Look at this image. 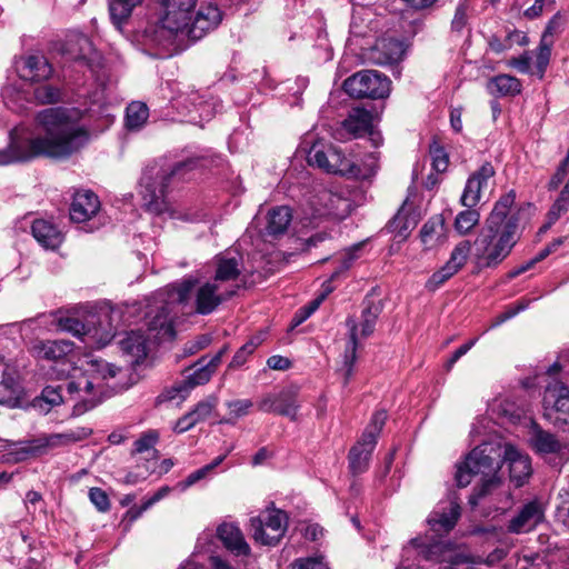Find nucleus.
I'll return each mask as SVG.
<instances>
[{"mask_svg":"<svg viewBox=\"0 0 569 569\" xmlns=\"http://www.w3.org/2000/svg\"><path fill=\"white\" fill-rule=\"evenodd\" d=\"M104 98L97 93L92 107L82 111L74 107H56L39 111L32 126H17L10 142L0 150V166L27 162L36 158L68 159L83 149L92 133L112 122Z\"/></svg>","mask_w":569,"mask_h":569,"instance_id":"nucleus-1","label":"nucleus"},{"mask_svg":"<svg viewBox=\"0 0 569 569\" xmlns=\"http://www.w3.org/2000/svg\"><path fill=\"white\" fill-rule=\"evenodd\" d=\"M502 457L509 465L510 480L517 487H521L531 476V461L528 455L511 443H502L498 440L483 441L457 465L455 473L459 487H467L475 476L481 477L480 488L470 498L472 505H477L478 499L493 493L501 486V478L498 473Z\"/></svg>","mask_w":569,"mask_h":569,"instance_id":"nucleus-2","label":"nucleus"},{"mask_svg":"<svg viewBox=\"0 0 569 569\" xmlns=\"http://www.w3.org/2000/svg\"><path fill=\"white\" fill-rule=\"evenodd\" d=\"M120 372L119 367L106 360L87 358L81 368H72L71 372H66L68 381L63 386L46 387L41 393V401L49 407L71 402L73 415L80 416L121 389V386L113 381Z\"/></svg>","mask_w":569,"mask_h":569,"instance_id":"nucleus-3","label":"nucleus"},{"mask_svg":"<svg viewBox=\"0 0 569 569\" xmlns=\"http://www.w3.org/2000/svg\"><path fill=\"white\" fill-rule=\"evenodd\" d=\"M516 192L501 196L487 217L475 240V258L485 268L499 266L512 251L521 237Z\"/></svg>","mask_w":569,"mask_h":569,"instance_id":"nucleus-4","label":"nucleus"},{"mask_svg":"<svg viewBox=\"0 0 569 569\" xmlns=\"http://www.w3.org/2000/svg\"><path fill=\"white\" fill-rule=\"evenodd\" d=\"M233 296V289L224 283L211 280L200 282L192 276L157 292V309L168 313L174 320L178 307H190V310L206 316L212 313L221 303Z\"/></svg>","mask_w":569,"mask_h":569,"instance_id":"nucleus-5","label":"nucleus"},{"mask_svg":"<svg viewBox=\"0 0 569 569\" xmlns=\"http://www.w3.org/2000/svg\"><path fill=\"white\" fill-rule=\"evenodd\" d=\"M161 29L170 34H183L192 40L201 39L216 29L221 20L220 9L212 4H200L198 0H164Z\"/></svg>","mask_w":569,"mask_h":569,"instance_id":"nucleus-6","label":"nucleus"},{"mask_svg":"<svg viewBox=\"0 0 569 569\" xmlns=\"http://www.w3.org/2000/svg\"><path fill=\"white\" fill-rule=\"evenodd\" d=\"M480 556L473 557L465 546L451 542H431L427 538L411 539L402 549L400 565L396 569H427L429 566H439V569H459L462 565L480 563ZM465 569H476L466 567Z\"/></svg>","mask_w":569,"mask_h":569,"instance_id":"nucleus-7","label":"nucleus"},{"mask_svg":"<svg viewBox=\"0 0 569 569\" xmlns=\"http://www.w3.org/2000/svg\"><path fill=\"white\" fill-rule=\"evenodd\" d=\"M377 156L370 153L366 160L350 149H342L322 140L316 141L308 151L307 161L327 173L348 179H368L377 170Z\"/></svg>","mask_w":569,"mask_h":569,"instance_id":"nucleus-8","label":"nucleus"},{"mask_svg":"<svg viewBox=\"0 0 569 569\" xmlns=\"http://www.w3.org/2000/svg\"><path fill=\"white\" fill-rule=\"evenodd\" d=\"M147 312L148 337L140 330H132L119 341L121 350L130 357L131 363H138L147 356L148 342L170 340L174 336L172 317L157 309L154 300Z\"/></svg>","mask_w":569,"mask_h":569,"instance_id":"nucleus-9","label":"nucleus"},{"mask_svg":"<svg viewBox=\"0 0 569 569\" xmlns=\"http://www.w3.org/2000/svg\"><path fill=\"white\" fill-rule=\"evenodd\" d=\"M194 162L179 163L174 168H164L158 163L144 168L140 182L139 194L142 206L150 212L162 213L167 209L166 193L171 178L184 169L193 168Z\"/></svg>","mask_w":569,"mask_h":569,"instance_id":"nucleus-10","label":"nucleus"},{"mask_svg":"<svg viewBox=\"0 0 569 569\" xmlns=\"http://www.w3.org/2000/svg\"><path fill=\"white\" fill-rule=\"evenodd\" d=\"M351 211V201L342 192L321 189L310 199L300 219L302 229H315L325 217L346 218Z\"/></svg>","mask_w":569,"mask_h":569,"instance_id":"nucleus-11","label":"nucleus"},{"mask_svg":"<svg viewBox=\"0 0 569 569\" xmlns=\"http://www.w3.org/2000/svg\"><path fill=\"white\" fill-rule=\"evenodd\" d=\"M88 436L89 431L87 429L79 428L61 433L44 435L29 441L19 442L12 451L16 456L14 461H22L29 457L43 455L50 449L83 440Z\"/></svg>","mask_w":569,"mask_h":569,"instance_id":"nucleus-12","label":"nucleus"},{"mask_svg":"<svg viewBox=\"0 0 569 569\" xmlns=\"http://www.w3.org/2000/svg\"><path fill=\"white\" fill-rule=\"evenodd\" d=\"M386 420L387 412L385 410L376 411L360 440L351 448L349 453V467L353 475H359L367 470L369 459Z\"/></svg>","mask_w":569,"mask_h":569,"instance_id":"nucleus-13","label":"nucleus"},{"mask_svg":"<svg viewBox=\"0 0 569 569\" xmlns=\"http://www.w3.org/2000/svg\"><path fill=\"white\" fill-rule=\"evenodd\" d=\"M288 528V516L280 509H267L250 519L253 540L262 546H276L283 538Z\"/></svg>","mask_w":569,"mask_h":569,"instance_id":"nucleus-14","label":"nucleus"},{"mask_svg":"<svg viewBox=\"0 0 569 569\" xmlns=\"http://www.w3.org/2000/svg\"><path fill=\"white\" fill-rule=\"evenodd\" d=\"M390 80L378 71L362 70L343 82L345 91L353 98L383 99L389 96Z\"/></svg>","mask_w":569,"mask_h":569,"instance_id":"nucleus-15","label":"nucleus"},{"mask_svg":"<svg viewBox=\"0 0 569 569\" xmlns=\"http://www.w3.org/2000/svg\"><path fill=\"white\" fill-rule=\"evenodd\" d=\"M543 416L553 426L569 430V388L561 381H553L546 387Z\"/></svg>","mask_w":569,"mask_h":569,"instance_id":"nucleus-16","label":"nucleus"},{"mask_svg":"<svg viewBox=\"0 0 569 569\" xmlns=\"http://www.w3.org/2000/svg\"><path fill=\"white\" fill-rule=\"evenodd\" d=\"M379 316L378 307H368L362 311L361 322L359 327L356 325L355 320L349 318L347 320V327L350 332V341L346 349L345 353V369H346V382H348L349 378L352 375V367L356 361V350L359 338H367L375 331L376 322Z\"/></svg>","mask_w":569,"mask_h":569,"instance_id":"nucleus-17","label":"nucleus"},{"mask_svg":"<svg viewBox=\"0 0 569 569\" xmlns=\"http://www.w3.org/2000/svg\"><path fill=\"white\" fill-rule=\"evenodd\" d=\"M33 352L37 358L49 361H54L57 367L54 368L58 378L66 376V372L72 371V361L70 356L73 352V343L68 340H47L38 341L33 345Z\"/></svg>","mask_w":569,"mask_h":569,"instance_id":"nucleus-18","label":"nucleus"},{"mask_svg":"<svg viewBox=\"0 0 569 569\" xmlns=\"http://www.w3.org/2000/svg\"><path fill=\"white\" fill-rule=\"evenodd\" d=\"M299 407L298 388L296 387H288L279 391L269 392L262 396L258 402L259 410L284 416L291 420L297 419Z\"/></svg>","mask_w":569,"mask_h":569,"instance_id":"nucleus-19","label":"nucleus"},{"mask_svg":"<svg viewBox=\"0 0 569 569\" xmlns=\"http://www.w3.org/2000/svg\"><path fill=\"white\" fill-rule=\"evenodd\" d=\"M226 351L227 349L223 348L209 360H207V358L200 359L197 363L198 368L194 369L183 382L174 386L172 390L168 392V399L173 400L179 397L183 400L192 388L207 383L221 362V358Z\"/></svg>","mask_w":569,"mask_h":569,"instance_id":"nucleus-20","label":"nucleus"},{"mask_svg":"<svg viewBox=\"0 0 569 569\" xmlns=\"http://www.w3.org/2000/svg\"><path fill=\"white\" fill-rule=\"evenodd\" d=\"M495 168L490 162L483 163L467 180L460 202L462 206L473 208L487 190L495 186Z\"/></svg>","mask_w":569,"mask_h":569,"instance_id":"nucleus-21","label":"nucleus"},{"mask_svg":"<svg viewBox=\"0 0 569 569\" xmlns=\"http://www.w3.org/2000/svg\"><path fill=\"white\" fill-rule=\"evenodd\" d=\"M460 517V505L452 498L441 501L427 519L428 526L436 535L441 536L448 533L456 525Z\"/></svg>","mask_w":569,"mask_h":569,"instance_id":"nucleus-22","label":"nucleus"},{"mask_svg":"<svg viewBox=\"0 0 569 569\" xmlns=\"http://www.w3.org/2000/svg\"><path fill=\"white\" fill-rule=\"evenodd\" d=\"M241 256L236 250H228L217 257V269L216 274L212 278L213 281L227 284L233 289V295L239 288L236 284V280L241 273L242 266L240 263Z\"/></svg>","mask_w":569,"mask_h":569,"instance_id":"nucleus-23","label":"nucleus"},{"mask_svg":"<svg viewBox=\"0 0 569 569\" xmlns=\"http://www.w3.org/2000/svg\"><path fill=\"white\" fill-rule=\"evenodd\" d=\"M373 116L370 111L362 108H353L341 122V128L337 131L336 138L343 140L361 137L371 128Z\"/></svg>","mask_w":569,"mask_h":569,"instance_id":"nucleus-24","label":"nucleus"},{"mask_svg":"<svg viewBox=\"0 0 569 569\" xmlns=\"http://www.w3.org/2000/svg\"><path fill=\"white\" fill-rule=\"evenodd\" d=\"M58 328L61 331L70 332L73 336L83 337L84 342L89 343L92 341L98 347L106 346L113 338V333L111 331L100 332L98 329L87 327L73 317L59 318Z\"/></svg>","mask_w":569,"mask_h":569,"instance_id":"nucleus-25","label":"nucleus"},{"mask_svg":"<svg viewBox=\"0 0 569 569\" xmlns=\"http://www.w3.org/2000/svg\"><path fill=\"white\" fill-rule=\"evenodd\" d=\"M16 69L19 77L26 81H42L52 73V68L42 54H30L21 57L16 61Z\"/></svg>","mask_w":569,"mask_h":569,"instance_id":"nucleus-26","label":"nucleus"},{"mask_svg":"<svg viewBox=\"0 0 569 569\" xmlns=\"http://www.w3.org/2000/svg\"><path fill=\"white\" fill-rule=\"evenodd\" d=\"M406 52L405 43L393 38H383L376 42L369 53V59L376 64H389L400 61Z\"/></svg>","mask_w":569,"mask_h":569,"instance_id":"nucleus-27","label":"nucleus"},{"mask_svg":"<svg viewBox=\"0 0 569 569\" xmlns=\"http://www.w3.org/2000/svg\"><path fill=\"white\" fill-rule=\"evenodd\" d=\"M100 209L98 197L90 190H79L74 193L70 207V218L74 222H86L94 217Z\"/></svg>","mask_w":569,"mask_h":569,"instance_id":"nucleus-28","label":"nucleus"},{"mask_svg":"<svg viewBox=\"0 0 569 569\" xmlns=\"http://www.w3.org/2000/svg\"><path fill=\"white\" fill-rule=\"evenodd\" d=\"M543 519V508L537 501L522 507L520 512L510 520L508 530L513 533H523L535 529Z\"/></svg>","mask_w":569,"mask_h":569,"instance_id":"nucleus-29","label":"nucleus"},{"mask_svg":"<svg viewBox=\"0 0 569 569\" xmlns=\"http://www.w3.org/2000/svg\"><path fill=\"white\" fill-rule=\"evenodd\" d=\"M31 232L37 242L44 249L54 250L63 241V234L56 224L46 219H36Z\"/></svg>","mask_w":569,"mask_h":569,"instance_id":"nucleus-30","label":"nucleus"},{"mask_svg":"<svg viewBox=\"0 0 569 569\" xmlns=\"http://www.w3.org/2000/svg\"><path fill=\"white\" fill-rule=\"evenodd\" d=\"M217 536L223 546L237 556H247L250 547L246 542L241 530L232 523H222L217 528Z\"/></svg>","mask_w":569,"mask_h":569,"instance_id":"nucleus-31","label":"nucleus"},{"mask_svg":"<svg viewBox=\"0 0 569 569\" xmlns=\"http://www.w3.org/2000/svg\"><path fill=\"white\" fill-rule=\"evenodd\" d=\"M176 107H182L191 116L192 121H197V117L192 116L193 113H198L199 121L210 120L214 113L213 103L203 100L196 91L188 94V97H179L176 100Z\"/></svg>","mask_w":569,"mask_h":569,"instance_id":"nucleus-32","label":"nucleus"},{"mask_svg":"<svg viewBox=\"0 0 569 569\" xmlns=\"http://www.w3.org/2000/svg\"><path fill=\"white\" fill-rule=\"evenodd\" d=\"M529 442L531 448L540 455L559 453L562 449V443L553 433L541 429L536 423H532Z\"/></svg>","mask_w":569,"mask_h":569,"instance_id":"nucleus-33","label":"nucleus"},{"mask_svg":"<svg viewBox=\"0 0 569 569\" xmlns=\"http://www.w3.org/2000/svg\"><path fill=\"white\" fill-rule=\"evenodd\" d=\"M420 239L425 249H433L447 239L446 224L441 216L431 217L420 230Z\"/></svg>","mask_w":569,"mask_h":569,"instance_id":"nucleus-34","label":"nucleus"},{"mask_svg":"<svg viewBox=\"0 0 569 569\" xmlns=\"http://www.w3.org/2000/svg\"><path fill=\"white\" fill-rule=\"evenodd\" d=\"M292 221L291 209L287 206H278L268 210L266 214L264 232L269 236H279L287 231Z\"/></svg>","mask_w":569,"mask_h":569,"instance_id":"nucleus-35","label":"nucleus"},{"mask_svg":"<svg viewBox=\"0 0 569 569\" xmlns=\"http://www.w3.org/2000/svg\"><path fill=\"white\" fill-rule=\"evenodd\" d=\"M488 90L493 96H516L521 92V82L510 74H499L489 81Z\"/></svg>","mask_w":569,"mask_h":569,"instance_id":"nucleus-36","label":"nucleus"},{"mask_svg":"<svg viewBox=\"0 0 569 569\" xmlns=\"http://www.w3.org/2000/svg\"><path fill=\"white\" fill-rule=\"evenodd\" d=\"M110 18L114 27L121 31L124 23L130 18L133 8L141 2V0H108Z\"/></svg>","mask_w":569,"mask_h":569,"instance_id":"nucleus-37","label":"nucleus"},{"mask_svg":"<svg viewBox=\"0 0 569 569\" xmlns=\"http://www.w3.org/2000/svg\"><path fill=\"white\" fill-rule=\"evenodd\" d=\"M149 118V109L140 101L131 102L126 110V127L128 130H140Z\"/></svg>","mask_w":569,"mask_h":569,"instance_id":"nucleus-38","label":"nucleus"},{"mask_svg":"<svg viewBox=\"0 0 569 569\" xmlns=\"http://www.w3.org/2000/svg\"><path fill=\"white\" fill-rule=\"evenodd\" d=\"M480 220L478 210L468 208L459 212L455 219V229L460 236L468 234Z\"/></svg>","mask_w":569,"mask_h":569,"instance_id":"nucleus-39","label":"nucleus"},{"mask_svg":"<svg viewBox=\"0 0 569 569\" xmlns=\"http://www.w3.org/2000/svg\"><path fill=\"white\" fill-rule=\"evenodd\" d=\"M21 398V388L13 379L0 382V403L9 407L18 406Z\"/></svg>","mask_w":569,"mask_h":569,"instance_id":"nucleus-40","label":"nucleus"},{"mask_svg":"<svg viewBox=\"0 0 569 569\" xmlns=\"http://www.w3.org/2000/svg\"><path fill=\"white\" fill-rule=\"evenodd\" d=\"M471 250L468 240L459 242L452 250L449 260L446 262L456 273L466 264Z\"/></svg>","mask_w":569,"mask_h":569,"instance_id":"nucleus-41","label":"nucleus"},{"mask_svg":"<svg viewBox=\"0 0 569 569\" xmlns=\"http://www.w3.org/2000/svg\"><path fill=\"white\" fill-rule=\"evenodd\" d=\"M226 405L229 410V417L222 421L227 423H233L238 419L247 416L253 407V402L249 399L231 400Z\"/></svg>","mask_w":569,"mask_h":569,"instance_id":"nucleus-42","label":"nucleus"},{"mask_svg":"<svg viewBox=\"0 0 569 569\" xmlns=\"http://www.w3.org/2000/svg\"><path fill=\"white\" fill-rule=\"evenodd\" d=\"M552 46L553 42H550L548 38L540 40V44L538 47V52L536 57V64L538 69L537 73L539 74L540 78L543 77L547 66L549 64Z\"/></svg>","mask_w":569,"mask_h":569,"instance_id":"nucleus-43","label":"nucleus"},{"mask_svg":"<svg viewBox=\"0 0 569 569\" xmlns=\"http://www.w3.org/2000/svg\"><path fill=\"white\" fill-rule=\"evenodd\" d=\"M33 96L36 101L41 104L54 103L61 99L60 90L50 84L37 87L33 91Z\"/></svg>","mask_w":569,"mask_h":569,"instance_id":"nucleus-44","label":"nucleus"},{"mask_svg":"<svg viewBox=\"0 0 569 569\" xmlns=\"http://www.w3.org/2000/svg\"><path fill=\"white\" fill-rule=\"evenodd\" d=\"M455 274L456 272L445 263L439 270L431 274L426 283V288L430 291H435Z\"/></svg>","mask_w":569,"mask_h":569,"instance_id":"nucleus-45","label":"nucleus"},{"mask_svg":"<svg viewBox=\"0 0 569 569\" xmlns=\"http://www.w3.org/2000/svg\"><path fill=\"white\" fill-rule=\"evenodd\" d=\"M530 302L531 300L529 299H522L518 301L515 306L509 307L505 312L500 313L495 318L490 328H496L506 322L507 320L513 318L519 312L526 310L529 307Z\"/></svg>","mask_w":569,"mask_h":569,"instance_id":"nucleus-46","label":"nucleus"},{"mask_svg":"<svg viewBox=\"0 0 569 569\" xmlns=\"http://www.w3.org/2000/svg\"><path fill=\"white\" fill-rule=\"evenodd\" d=\"M259 339H251L246 345H243L233 356L230 367L239 368L241 367L248 359V357L256 350V348L260 345Z\"/></svg>","mask_w":569,"mask_h":569,"instance_id":"nucleus-47","label":"nucleus"},{"mask_svg":"<svg viewBox=\"0 0 569 569\" xmlns=\"http://www.w3.org/2000/svg\"><path fill=\"white\" fill-rule=\"evenodd\" d=\"M559 503L556 510L557 519L569 529V488L559 492Z\"/></svg>","mask_w":569,"mask_h":569,"instance_id":"nucleus-48","label":"nucleus"},{"mask_svg":"<svg viewBox=\"0 0 569 569\" xmlns=\"http://www.w3.org/2000/svg\"><path fill=\"white\" fill-rule=\"evenodd\" d=\"M362 244L358 243L347 249L345 256L341 260L340 267L332 273L331 280L336 279L339 274L347 271L353 263L355 260L359 258L358 251H360Z\"/></svg>","mask_w":569,"mask_h":569,"instance_id":"nucleus-49","label":"nucleus"},{"mask_svg":"<svg viewBox=\"0 0 569 569\" xmlns=\"http://www.w3.org/2000/svg\"><path fill=\"white\" fill-rule=\"evenodd\" d=\"M217 406V398L209 397L202 401H200L196 408L191 411V413L194 416V419L197 422L203 421L206 418H208L214 407Z\"/></svg>","mask_w":569,"mask_h":569,"instance_id":"nucleus-50","label":"nucleus"},{"mask_svg":"<svg viewBox=\"0 0 569 569\" xmlns=\"http://www.w3.org/2000/svg\"><path fill=\"white\" fill-rule=\"evenodd\" d=\"M210 475V467L203 466L202 468L191 472L184 480L179 481L176 486L180 491H186L198 481L207 478Z\"/></svg>","mask_w":569,"mask_h":569,"instance_id":"nucleus-51","label":"nucleus"},{"mask_svg":"<svg viewBox=\"0 0 569 569\" xmlns=\"http://www.w3.org/2000/svg\"><path fill=\"white\" fill-rule=\"evenodd\" d=\"M89 499L96 506V508L106 512L110 508V500L108 495L100 488H91L89 490Z\"/></svg>","mask_w":569,"mask_h":569,"instance_id":"nucleus-52","label":"nucleus"},{"mask_svg":"<svg viewBox=\"0 0 569 569\" xmlns=\"http://www.w3.org/2000/svg\"><path fill=\"white\" fill-rule=\"evenodd\" d=\"M158 438L159 436L156 431H148L147 433L142 435L134 442V452L142 453L149 451L157 443Z\"/></svg>","mask_w":569,"mask_h":569,"instance_id":"nucleus-53","label":"nucleus"},{"mask_svg":"<svg viewBox=\"0 0 569 569\" xmlns=\"http://www.w3.org/2000/svg\"><path fill=\"white\" fill-rule=\"evenodd\" d=\"M556 0H535L533 4L529 7L525 12V17L529 19L538 18L545 10H552Z\"/></svg>","mask_w":569,"mask_h":569,"instance_id":"nucleus-54","label":"nucleus"},{"mask_svg":"<svg viewBox=\"0 0 569 569\" xmlns=\"http://www.w3.org/2000/svg\"><path fill=\"white\" fill-rule=\"evenodd\" d=\"M563 23L565 21L562 16L560 13H556L548 22L541 39L548 38L550 42H555L553 38L562 30Z\"/></svg>","mask_w":569,"mask_h":569,"instance_id":"nucleus-55","label":"nucleus"},{"mask_svg":"<svg viewBox=\"0 0 569 569\" xmlns=\"http://www.w3.org/2000/svg\"><path fill=\"white\" fill-rule=\"evenodd\" d=\"M430 154L432 158V167L438 172H443L448 168V156L445 150L440 147H432L430 149Z\"/></svg>","mask_w":569,"mask_h":569,"instance_id":"nucleus-56","label":"nucleus"},{"mask_svg":"<svg viewBox=\"0 0 569 569\" xmlns=\"http://www.w3.org/2000/svg\"><path fill=\"white\" fill-rule=\"evenodd\" d=\"M292 569H328L321 557L297 560Z\"/></svg>","mask_w":569,"mask_h":569,"instance_id":"nucleus-57","label":"nucleus"},{"mask_svg":"<svg viewBox=\"0 0 569 569\" xmlns=\"http://www.w3.org/2000/svg\"><path fill=\"white\" fill-rule=\"evenodd\" d=\"M558 372H563L566 376H569V350L560 353L558 360L548 369L549 375Z\"/></svg>","mask_w":569,"mask_h":569,"instance_id":"nucleus-58","label":"nucleus"},{"mask_svg":"<svg viewBox=\"0 0 569 569\" xmlns=\"http://www.w3.org/2000/svg\"><path fill=\"white\" fill-rule=\"evenodd\" d=\"M197 420L194 419V416L190 412L182 416L174 426V431L178 433L186 432L190 430L194 425H197Z\"/></svg>","mask_w":569,"mask_h":569,"instance_id":"nucleus-59","label":"nucleus"},{"mask_svg":"<svg viewBox=\"0 0 569 569\" xmlns=\"http://www.w3.org/2000/svg\"><path fill=\"white\" fill-rule=\"evenodd\" d=\"M330 291L331 288H326L325 292H322L318 298L310 301L307 306L300 308L301 311L307 316V318H309L319 308V306L322 303V301L326 299Z\"/></svg>","mask_w":569,"mask_h":569,"instance_id":"nucleus-60","label":"nucleus"},{"mask_svg":"<svg viewBox=\"0 0 569 569\" xmlns=\"http://www.w3.org/2000/svg\"><path fill=\"white\" fill-rule=\"evenodd\" d=\"M568 210V204L556 200L548 212L549 223L556 222Z\"/></svg>","mask_w":569,"mask_h":569,"instance_id":"nucleus-61","label":"nucleus"},{"mask_svg":"<svg viewBox=\"0 0 569 569\" xmlns=\"http://www.w3.org/2000/svg\"><path fill=\"white\" fill-rule=\"evenodd\" d=\"M531 58L528 54L521 56L519 58L511 59L508 62V66L517 69L522 73L529 72Z\"/></svg>","mask_w":569,"mask_h":569,"instance_id":"nucleus-62","label":"nucleus"},{"mask_svg":"<svg viewBox=\"0 0 569 569\" xmlns=\"http://www.w3.org/2000/svg\"><path fill=\"white\" fill-rule=\"evenodd\" d=\"M477 338L460 346L452 355L448 362V367L451 368L462 356H465L477 342Z\"/></svg>","mask_w":569,"mask_h":569,"instance_id":"nucleus-63","label":"nucleus"},{"mask_svg":"<svg viewBox=\"0 0 569 569\" xmlns=\"http://www.w3.org/2000/svg\"><path fill=\"white\" fill-rule=\"evenodd\" d=\"M267 365L273 370H286L290 367V360L282 356H271L267 360Z\"/></svg>","mask_w":569,"mask_h":569,"instance_id":"nucleus-64","label":"nucleus"}]
</instances>
